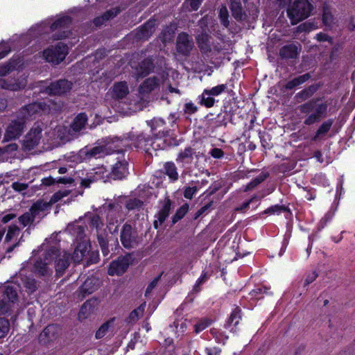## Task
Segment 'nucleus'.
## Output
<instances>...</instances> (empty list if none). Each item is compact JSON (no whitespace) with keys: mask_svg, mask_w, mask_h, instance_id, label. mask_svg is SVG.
<instances>
[{"mask_svg":"<svg viewBox=\"0 0 355 355\" xmlns=\"http://www.w3.org/2000/svg\"><path fill=\"white\" fill-rule=\"evenodd\" d=\"M328 105L322 103L320 98H313L300 105L298 110L301 114L304 115V124L311 125L319 123L326 117Z\"/></svg>","mask_w":355,"mask_h":355,"instance_id":"obj_1","label":"nucleus"},{"mask_svg":"<svg viewBox=\"0 0 355 355\" xmlns=\"http://www.w3.org/2000/svg\"><path fill=\"white\" fill-rule=\"evenodd\" d=\"M19 286L7 285L0 288V315H10L17 308Z\"/></svg>","mask_w":355,"mask_h":355,"instance_id":"obj_2","label":"nucleus"},{"mask_svg":"<svg viewBox=\"0 0 355 355\" xmlns=\"http://www.w3.org/2000/svg\"><path fill=\"white\" fill-rule=\"evenodd\" d=\"M313 9L309 0H294L287 13L291 24L295 25L309 17Z\"/></svg>","mask_w":355,"mask_h":355,"instance_id":"obj_3","label":"nucleus"},{"mask_svg":"<svg viewBox=\"0 0 355 355\" xmlns=\"http://www.w3.org/2000/svg\"><path fill=\"white\" fill-rule=\"evenodd\" d=\"M58 256V249L55 246L49 248L44 254V261L37 260L34 264V271L37 274L44 277L50 276L52 270L49 268V265L53 262L54 259Z\"/></svg>","mask_w":355,"mask_h":355,"instance_id":"obj_4","label":"nucleus"},{"mask_svg":"<svg viewBox=\"0 0 355 355\" xmlns=\"http://www.w3.org/2000/svg\"><path fill=\"white\" fill-rule=\"evenodd\" d=\"M120 241L125 249L130 250L137 248L140 239L137 230L131 225L125 223L121 230Z\"/></svg>","mask_w":355,"mask_h":355,"instance_id":"obj_5","label":"nucleus"},{"mask_svg":"<svg viewBox=\"0 0 355 355\" xmlns=\"http://www.w3.org/2000/svg\"><path fill=\"white\" fill-rule=\"evenodd\" d=\"M67 53V46L59 42L55 46H52L44 51L43 55L47 62L58 64L65 58Z\"/></svg>","mask_w":355,"mask_h":355,"instance_id":"obj_6","label":"nucleus"},{"mask_svg":"<svg viewBox=\"0 0 355 355\" xmlns=\"http://www.w3.org/2000/svg\"><path fill=\"white\" fill-rule=\"evenodd\" d=\"M42 130L43 123H35L23 140V148L26 150H31L35 148L42 137Z\"/></svg>","mask_w":355,"mask_h":355,"instance_id":"obj_7","label":"nucleus"},{"mask_svg":"<svg viewBox=\"0 0 355 355\" xmlns=\"http://www.w3.org/2000/svg\"><path fill=\"white\" fill-rule=\"evenodd\" d=\"M71 24V19L69 16H64L57 19L51 26V30L53 32H55L53 35V40H59L67 37L70 34L69 27Z\"/></svg>","mask_w":355,"mask_h":355,"instance_id":"obj_8","label":"nucleus"},{"mask_svg":"<svg viewBox=\"0 0 355 355\" xmlns=\"http://www.w3.org/2000/svg\"><path fill=\"white\" fill-rule=\"evenodd\" d=\"M132 261V259L130 254L119 257L117 259L110 263L108 274L111 276L123 275L126 272Z\"/></svg>","mask_w":355,"mask_h":355,"instance_id":"obj_9","label":"nucleus"},{"mask_svg":"<svg viewBox=\"0 0 355 355\" xmlns=\"http://www.w3.org/2000/svg\"><path fill=\"white\" fill-rule=\"evenodd\" d=\"M194 47L192 37L185 32L179 33L176 38L175 49L180 55L189 56Z\"/></svg>","mask_w":355,"mask_h":355,"instance_id":"obj_10","label":"nucleus"},{"mask_svg":"<svg viewBox=\"0 0 355 355\" xmlns=\"http://www.w3.org/2000/svg\"><path fill=\"white\" fill-rule=\"evenodd\" d=\"M101 285L100 279L94 276L87 277L76 291L78 298L83 300L87 295L95 292Z\"/></svg>","mask_w":355,"mask_h":355,"instance_id":"obj_11","label":"nucleus"},{"mask_svg":"<svg viewBox=\"0 0 355 355\" xmlns=\"http://www.w3.org/2000/svg\"><path fill=\"white\" fill-rule=\"evenodd\" d=\"M26 121L24 118H18L12 121L7 127L4 139L10 141L19 138L24 132Z\"/></svg>","mask_w":355,"mask_h":355,"instance_id":"obj_12","label":"nucleus"},{"mask_svg":"<svg viewBox=\"0 0 355 355\" xmlns=\"http://www.w3.org/2000/svg\"><path fill=\"white\" fill-rule=\"evenodd\" d=\"M61 334V328L58 324H49L44 328L39 336V341L43 345H47L57 340Z\"/></svg>","mask_w":355,"mask_h":355,"instance_id":"obj_13","label":"nucleus"},{"mask_svg":"<svg viewBox=\"0 0 355 355\" xmlns=\"http://www.w3.org/2000/svg\"><path fill=\"white\" fill-rule=\"evenodd\" d=\"M72 88V83L66 80L60 79L52 82L45 89L49 95H62L69 92Z\"/></svg>","mask_w":355,"mask_h":355,"instance_id":"obj_14","label":"nucleus"},{"mask_svg":"<svg viewBox=\"0 0 355 355\" xmlns=\"http://www.w3.org/2000/svg\"><path fill=\"white\" fill-rule=\"evenodd\" d=\"M155 20L149 19L143 26L137 28L135 33V37L139 40H148L154 33L155 28Z\"/></svg>","mask_w":355,"mask_h":355,"instance_id":"obj_15","label":"nucleus"},{"mask_svg":"<svg viewBox=\"0 0 355 355\" xmlns=\"http://www.w3.org/2000/svg\"><path fill=\"white\" fill-rule=\"evenodd\" d=\"M128 163L126 160L118 161L112 168L110 178L113 180H122L125 178L128 172Z\"/></svg>","mask_w":355,"mask_h":355,"instance_id":"obj_16","label":"nucleus"},{"mask_svg":"<svg viewBox=\"0 0 355 355\" xmlns=\"http://www.w3.org/2000/svg\"><path fill=\"white\" fill-rule=\"evenodd\" d=\"M301 51V45L299 43H292L282 46L279 50V55L283 59H294Z\"/></svg>","mask_w":355,"mask_h":355,"instance_id":"obj_17","label":"nucleus"},{"mask_svg":"<svg viewBox=\"0 0 355 355\" xmlns=\"http://www.w3.org/2000/svg\"><path fill=\"white\" fill-rule=\"evenodd\" d=\"M55 262V270L58 276L63 275L65 270L69 267L70 262V254L64 252L60 256L58 250V256L53 261Z\"/></svg>","mask_w":355,"mask_h":355,"instance_id":"obj_18","label":"nucleus"},{"mask_svg":"<svg viewBox=\"0 0 355 355\" xmlns=\"http://www.w3.org/2000/svg\"><path fill=\"white\" fill-rule=\"evenodd\" d=\"M171 207V200L169 198H166L164 200V202L161 209L155 216V217L157 218L153 222V226L155 229H157L159 226L161 225L168 218L170 214Z\"/></svg>","mask_w":355,"mask_h":355,"instance_id":"obj_19","label":"nucleus"},{"mask_svg":"<svg viewBox=\"0 0 355 355\" xmlns=\"http://www.w3.org/2000/svg\"><path fill=\"white\" fill-rule=\"evenodd\" d=\"M26 80L25 79H3L0 78V88L8 89L11 91H17L20 90L25 87L26 86Z\"/></svg>","mask_w":355,"mask_h":355,"instance_id":"obj_20","label":"nucleus"},{"mask_svg":"<svg viewBox=\"0 0 355 355\" xmlns=\"http://www.w3.org/2000/svg\"><path fill=\"white\" fill-rule=\"evenodd\" d=\"M90 247L89 241H83L77 244L73 254L70 255L71 259L75 263H80L86 253L88 252V248Z\"/></svg>","mask_w":355,"mask_h":355,"instance_id":"obj_21","label":"nucleus"},{"mask_svg":"<svg viewBox=\"0 0 355 355\" xmlns=\"http://www.w3.org/2000/svg\"><path fill=\"white\" fill-rule=\"evenodd\" d=\"M107 228V227L103 230H100V231L96 233L98 245L100 246L101 252L105 257L108 256L110 254L108 245L110 239L108 238V231Z\"/></svg>","mask_w":355,"mask_h":355,"instance_id":"obj_22","label":"nucleus"},{"mask_svg":"<svg viewBox=\"0 0 355 355\" xmlns=\"http://www.w3.org/2000/svg\"><path fill=\"white\" fill-rule=\"evenodd\" d=\"M51 206V203L50 202L37 200L31 206L29 211L35 219L37 218L41 219L44 216V211L49 209Z\"/></svg>","mask_w":355,"mask_h":355,"instance_id":"obj_23","label":"nucleus"},{"mask_svg":"<svg viewBox=\"0 0 355 355\" xmlns=\"http://www.w3.org/2000/svg\"><path fill=\"white\" fill-rule=\"evenodd\" d=\"M155 68L153 60L151 58L144 59L137 68V76L143 78L148 76Z\"/></svg>","mask_w":355,"mask_h":355,"instance_id":"obj_24","label":"nucleus"},{"mask_svg":"<svg viewBox=\"0 0 355 355\" xmlns=\"http://www.w3.org/2000/svg\"><path fill=\"white\" fill-rule=\"evenodd\" d=\"M159 85V79L156 76L150 77L146 79L139 87V93L141 94H149L152 91L158 88Z\"/></svg>","mask_w":355,"mask_h":355,"instance_id":"obj_25","label":"nucleus"},{"mask_svg":"<svg viewBox=\"0 0 355 355\" xmlns=\"http://www.w3.org/2000/svg\"><path fill=\"white\" fill-rule=\"evenodd\" d=\"M230 8L232 12V15L236 20L239 21H243L247 19V15L243 10L240 0H231Z\"/></svg>","mask_w":355,"mask_h":355,"instance_id":"obj_26","label":"nucleus"},{"mask_svg":"<svg viewBox=\"0 0 355 355\" xmlns=\"http://www.w3.org/2000/svg\"><path fill=\"white\" fill-rule=\"evenodd\" d=\"M209 39L210 35L205 31H202L196 36L197 44L202 53L208 54L211 51Z\"/></svg>","mask_w":355,"mask_h":355,"instance_id":"obj_27","label":"nucleus"},{"mask_svg":"<svg viewBox=\"0 0 355 355\" xmlns=\"http://www.w3.org/2000/svg\"><path fill=\"white\" fill-rule=\"evenodd\" d=\"M91 178H93L94 182L103 180V182H107L111 179L110 172H109L103 166L93 168L89 172Z\"/></svg>","mask_w":355,"mask_h":355,"instance_id":"obj_28","label":"nucleus"},{"mask_svg":"<svg viewBox=\"0 0 355 355\" xmlns=\"http://www.w3.org/2000/svg\"><path fill=\"white\" fill-rule=\"evenodd\" d=\"M129 93L128 85L125 82H119L114 85L112 88V97L116 99H123Z\"/></svg>","mask_w":355,"mask_h":355,"instance_id":"obj_29","label":"nucleus"},{"mask_svg":"<svg viewBox=\"0 0 355 355\" xmlns=\"http://www.w3.org/2000/svg\"><path fill=\"white\" fill-rule=\"evenodd\" d=\"M67 230L70 232V234L75 237V239L78 243L83 241H87V239H85L84 227L76 224H73L69 225Z\"/></svg>","mask_w":355,"mask_h":355,"instance_id":"obj_30","label":"nucleus"},{"mask_svg":"<svg viewBox=\"0 0 355 355\" xmlns=\"http://www.w3.org/2000/svg\"><path fill=\"white\" fill-rule=\"evenodd\" d=\"M334 123V119H329L324 121L318 128L313 137V141H318L324 137L331 129Z\"/></svg>","mask_w":355,"mask_h":355,"instance_id":"obj_31","label":"nucleus"},{"mask_svg":"<svg viewBox=\"0 0 355 355\" xmlns=\"http://www.w3.org/2000/svg\"><path fill=\"white\" fill-rule=\"evenodd\" d=\"M318 88H319V87L317 85H310L309 87L304 89L301 92H298L295 95V98L296 99H300V101L297 100L298 102L306 101L308 98H309L310 97H311L314 94V93H315L317 92Z\"/></svg>","mask_w":355,"mask_h":355,"instance_id":"obj_32","label":"nucleus"},{"mask_svg":"<svg viewBox=\"0 0 355 355\" xmlns=\"http://www.w3.org/2000/svg\"><path fill=\"white\" fill-rule=\"evenodd\" d=\"M87 121V116L85 113H80L74 119L71 128L73 132H80L85 128Z\"/></svg>","mask_w":355,"mask_h":355,"instance_id":"obj_33","label":"nucleus"},{"mask_svg":"<svg viewBox=\"0 0 355 355\" xmlns=\"http://www.w3.org/2000/svg\"><path fill=\"white\" fill-rule=\"evenodd\" d=\"M311 74L309 73H304L302 76H299L293 80L288 81L285 85V88L286 89H293L297 86H299L306 81H307L309 78H311Z\"/></svg>","mask_w":355,"mask_h":355,"instance_id":"obj_34","label":"nucleus"},{"mask_svg":"<svg viewBox=\"0 0 355 355\" xmlns=\"http://www.w3.org/2000/svg\"><path fill=\"white\" fill-rule=\"evenodd\" d=\"M241 318V310L239 307L236 306L232 312L230 318H228L226 324H225V328H231L233 325L236 327Z\"/></svg>","mask_w":355,"mask_h":355,"instance_id":"obj_35","label":"nucleus"},{"mask_svg":"<svg viewBox=\"0 0 355 355\" xmlns=\"http://www.w3.org/2000/svg\"><path fill=\"white\" fill-rule=\"evenodd\" d=\"M105 155H107L106 148L104 146H95L89 150H87L85 153L87 158H101L103 157Z\"/></svg>","mask_w":355,"mask_h":355,"instance_id":"obj_36","label":"nucleus"},{"mask_svg":"<svg viewBox=\"0 0 355 355\" xmlns=\"http://www.w3.org/2000/svg\"><path fill=\"white\" fill-rule=\"evenodd\" d=\"M145 309V303L141 304L138 308L134 309L125 319V322L135 324L141 316L143 315Z\"/></svg>","mask_w":355,"mask_h":355,"instance_id":"obj_37","label":"nucleus"},{"mask_svg":"<svg viewBox=\"0 0 355 355\" xmlns=\"http://www.w3.org/2000/svg\"><path fill=\"white\" fill-rule=\"evenodd\" d=\"M164 171L165 174L168 176L171 181L175 182L178 179L177 167L173 162H166L164 164Z\"/></svg>","mask_w":355,"mask_h":355,"instance_id":"obj_38","label":"nucleus"},{"mask_svg":"<svg viewBox=\"0 0 355 355\" xmlns=\"http://www.w3.org/2000/svg\"><path fill=\"white\" fill-rule=\"evenodd\" d=\"M114 318H112L105 322H104L96 331L95 338L96 339H101L103 338L108 332L110 328L113 327Z\"/></svg>","mask_w":355,"mask_h":355,"instance_id":"obj_39","label":"nucleus"},{"mask_svg":"<svg viewBox=\"0 0 355 355\" xmlns=\"http://www.w3.org/2000/svg\"><path fill=\"white\" fill-rule=\"evenodd\" d=\"M89 225L91 228H95L96 233L100 231V230H103L105 228L104 227V223L103 220L97 214H92L89 216Z\"/></svg>","mask_w":355,"mask_h":355,"instance_id":"obj_40","label":"nucleus"},{"mask_svg":"<svg viewBox=\"0 0 355 355\" xmlns=\"http://www.w3.org/2000/svg\"><path fill=\"white\" fill-rule=\"evenodd\" d=\"M269 176V173L267 172H262L257 177L253 179L250 183H248L246 186L245 191H248L254 189L257 185L263 182Z\"/></svg>","mask_w":355,"mask_h":355,"instance_id":"obj_41","label":"nucleus"},{"mask_svg":"<svg viewBox=\"0 0 355 355\" xmlns=\"http://www.w3.org/2000/svg\"><path fill=\"white\" fill-rule=\"evenodd\" d=\"M95 300H87L86 301L83 306L79 312L80 318H87V316L94 309V303Z\"/></svg>","mask_w":355,"mask_h":355,"instance_id":"obj_42","label":"nucleus"},{"mask_svg":"<svg viewBox=\"0 0 355 355\" xmlns=\"http://www.w3.org/2000/svg\"><path fill=\"white\" fill-rule=\"evenodd\" d=\"M189 210L188 204L185 203L181 206L176 211L174 216L172 217V225L175 224L180 220H181Z\"/></svg>","mask_w":355,"mask_h":355,"instance_id":"obj_43","label":"nucleus"},{"mask_svg":"<svg viewBox=\"0 0 355 355\" xmlns=\"http://www.w3.org/2000/svg\"><path fill=\"white\" fill-rule=\"evenodd\" d=\"M227 88V85L226 84L218 85L210 89H205L204 94H207V96H218L224 92Z\"/></svg>","mask_w":355,"mask_h":355,"instance_id":"obj_44","label":"nucleus"},{"mask_svg":"<svg viewBox=\"0 0 355 355\" xmlns=\"http://www.w3.org/2000/svg\"><path fill=\"white\" fill-rule=\"evenodd\" d=\"M19 232L20 229L17 225H10L8 227V232L5 237V242H10L13 238L18 236Z\"/></svg>","mask_w":355,"mask_h":355,"instance_id":"obj_45","label":"nucleus"},{"mask_svg":"<svg viewBox=\"0 0 355 355\" xmlns=\"http://www.w3.org/2000/svg\"><path fill=\"white\" fill-rule=\"evenodd\" d=\"M218 16L221 24L224 26L225 28H228L230 25L229 13L226 6H222L220 8Z\"/></svg>","mask_w":355,"mask_h":355,"instance_id":"obj_46","label":"nucleus"},{"mask_svg":"<svg viewBox=\"0 0 355 355\" xmlns=\"http://www.w3.org/2000/svg\"><path fill=\"white\" fill-rule=\"evenodd\" d=\"M193 154L194 150L191 147H187L179 153L177 160L180 162H184L189 159L191 160Z\"/></svg>","mask_w":355,"mask_h":355,"instance_id":"obj_47","label":"nucleus"},{"mask_svg":"<svg viewBox=\"0 0 355 355\" xmlns=\"http://www.w3.org/2000/svg\"><path fill=\"white\" fill-rule=\"evenodd\" d=\"M333 15L327 6L323 7L322 21L325 26H330L333 22Z\"/></svg>","mask_w":355,"mask_h":355,"instance_id":"obj_48","label":"nucleus"},{"mask_svg":"<svg viewBox=\"0 0 355 355\" xmlns=\"http://www.w3.org/2000/svg\"><path fill=\"white\" fill-rule=\"evenodd\" d=\"M19 222L24 225V227H26L28 225H31L35 220V218H33L32 214L30 212V211L24 213L21 216H20L18 218Z\"/></svg>","mask_w":355,"mask_h":355,"instance_id":"obj_49","label":"nucleus"},{"mask_svg":"<svg viewBox=\"0 0 355 355\" xmlns=\"http://www.w3.org/2000/svg\"><path fill=\"white\" fill-rule=\"evenodd\" d=\"M116 15V12H114L112 10H108L103 14L101 17H96L94 19V22L95 25L99 26L102 24L104 21L109 20L110 18L114 17Z\"/></svg>","mask_w":355,"mask_h":355,"instance_id":"obj_50","label":"nucleus"},{"mask_svg":"<svg viewBox=\"0 0 355 355\" xmlns=\"http://www.w3.org/2000/svg\"><path fill=\"white\" fill-rule=\"evenodd\" d=\"M10 330V322L4 318H0V338L7 335Z\"/></svg>","mask_w":355,"mask_h":355,"instance_id":"obj_51","label":"nucleus"},{"mask_svg":"<svg viewBox=\"0 0 355 355\" xmlns=\"http://www.w3.org/2000/svg\"><path fill=\"white\" fill-rule=\"evenodd\" d=\"M287 210L286 207L284 205H276L274 206H271L270 207L266 209L263 214H273L275 213H281L282 211H286Z\"/></svg>","mask_w":355,"mask_h":355,"instance_id":"obj_52","label":"nucleus"},{"mask_svg":"<svg viewBox=\"0 0 355 355\" xmlns=\"http://www.w3.org/2000/svg\"><path fill=\"white\" fill-rule=\"evenodd\" d=\"M23 282L28 292L33 293L36 290V282L34 279L26 277Z\"/></svg>","mask_w":355,"mask_h":355,"instance_id":"obj_53","label":"nucleus"},{"mask_svg":"<svg viewBox=\"0 0 355 355\" xmlns=\"http://www.w3.org/2000/svg\"><path fill=\"white\" fill-rule=\"evenodd\" d=\"M143 202L137 198L129 199L125 204V207L128 209L132 210L136 208H139L142 206Z\"/></svg>","mask_w":355,"mask_h":355,"instance_id":"obj_54","label":"nucleus"},{"mask_svg":"<svg viewBox=\"0 0 355 355\" xmlns=\"http://www.w3.org/2000/svg\"><path fill=\"white\" fill-rule=\"evenodd\" d=\"M163 272L159 274L157 277H155L148 284L146 292H145V296L147 297L152 293L153 290L157 286L158 282H159L161 277L162 275Z\"/></svg>","mask_w":355,"mask_h":355,"instance_id":"obj_55","label":"nucleus"},{"mask_svg":"<svg viewBox=\"0 0 355 355\" xmlns=\"http://www.w3.org/2000/svg\"><path fill=\"white\" fill-rule=\"evenodd\" d=\"M202 98L200 101L201 105H205L206 107H211L214 106L215 103V99L211 96H207V94H204V92L202 94Z\"/></svg>","mask_w":355,"mask_h":355,"instance_id":"obj_56","label":"nucleus"},{"mask_svg":"<svg viewBox=\"0 0 355 355\" xmlns=\"http://www.w3.org/2000/svg\"><path fill=\"white\" fill-rule=\"evenodd\" d=\"M174 34V31L171 28H166V29H164L163 31V32L162 33V41L164 42V43H166V42H168L171 40L172 37H173V35Z\"/></svg>","mask_w":355,"mask_h":355,"instance_id":"obj_57","label":"nucleus"},{"mask_svg":"<svg viewBox=\"0 0 355 355\" xmlns=\"http://www.w3.org/2000/svg\"><path fill=\"white\" fill-rule=\"evenodd\" d=\"M211 324V322L209 320L204 319L198 322L197 324H195V331L196 333H199L204 329H205L207 327H209Z\"/></svg>","mask_w":355,"mask_h":355,"instance_id":"obj_58","label":"nucleus"},{"mask_svg":"<svg viewBox=\"0 0 355 355\" xmlns=\"http://www.w3.org/2000/svg\"><path fill=\"white\" fill-rule=\"evenodd\" d=\"M203 0H186L184 5H189V11L197 10Z\"/></svg>","mask_w":355,"mask_h":355,"instance_id":"obj_59","label":"nucleus"},{"mask_svg":"<svg viewBox=\"0 0 355 355\" xmlns=\"http://www.w3.org/2000/svg\"><path fill=\"white\" fill-rule=\"evenodd\" d=\"M15 67L10 63L0 66V76H4L14 69Z\"/></svg>","mask_w":355,"mask_h":355,"instance_id":"obj_60","label":"nucleus"},{"mask_svg":"<svg viewBox=\"0 0 355 355\" xmlns=\"http://www.w3.org/2000/svg\"><path fill=\"white\" fill-rule=\"evenodd\" d=\"M99 260V254L98 251L91 252L89 254V259L87 260V264L96 263Z\"/></svg>","mask_w":355,"mask_h":355,"instance_id":"obj_61","label":"nucleus"},{"mask_svg":"<svg viewBox=\"0 0 355 355\" xmlns=\"http://www.w3.org/2000/svg\"><path fill=\"white\" fill-rule=\"evenodd\" d=\"M198 107L193 103H187L184 105V112L189 114L196 112Z\"/></svg>","mask_w":355,"mask_h":355,"instance_id":"obj_62","label":"nucleus"},{"mask_svg":"<svg viewBox=\"0 0 355 355\" xmlns=\"http://www.w3.org/2000/svg\"><path fill=\"white\" fill-rule=\"evenodd\" d=\"M0 60L3 58L10 51V46L7 44L3 43L0 44Z\"/></svg>","mask_w":355,"mask_h":355,"instance_id":"obj_63","label":"nucleus"},{"mask_svg":"<svg viewBox=\"0 0 355 355\" xmlns=\"http://www.w3.org/2000/svg\"><path fill=\"white\" fill-rule=\"evenodd\" d=\"M92 182H94V180L91 178L90 173H88L85 178L81 179L80 185L85 188H87Z\"/></svg>","mask_w":355,"mask_h":355,"instance_id":"obj_64","label":"nucleus"}]
</instances>
